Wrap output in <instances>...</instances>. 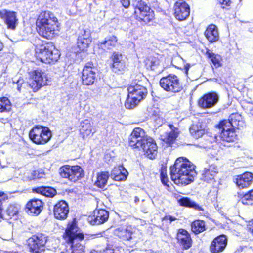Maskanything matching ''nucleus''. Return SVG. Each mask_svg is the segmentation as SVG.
Returning <instances> with one entry per match:
<instances>
[{
	"instance_id": "nucleus-1",
	"label": "nucleus",
	"mask_w": 253,
	"mask_h": 253,
	"mask_svg": "<svg viewBox=\"0 0 253 253\" xmlns=\"http://www.w3.org/2000/svg\"><path fill=\"white\" fill-rule=\"evenodd\" d=\"M170 169L171 179L178 185H186L191 183L197 175L195 166L184 157L177 158Z\"/></svg>"
},
{
	"instance_id": "nucleus-2",
	"label": "nucleus",
	"mask_w": 253,
	"mask_h": 253,
	"mask_svg": "<svg viewBox=\"0 0 253 253\" xmlns=\"http://www.w3.org/2000/svg\"><path fill=\"white\" fill-rule=\"evenodd\" d=\"M37 30L39 35L51 39L58 34L60 24L54 13L49 11L41 12L36 20Z\"/></svg>"
},
{
	"instance_id": "nucleus-3",
	"label": "nucleus",
	"mask_w": 253,
	"mask_h": 253,
	"mask_svg": "<svg viewBox=\"0 0 253 253\" xmlns=\"http://www.w3.org/2000/svg\"><path fill=\"white\" fill-rule=\"evenodd\" d=\"M35 57L41 62L52 64L59 59L60 55L52 44L47 43L37 46L35 48Z\"/></svg>"
},
{
	"instance_id": "nucleus-4",
	"label": "nucleus",
	"mask_w": 253,
	"mask_h": 253,
	"mask_svg": "<svg viewBox=\"0 0 253 253\" xmlns=\"http://www.w3.org/2000/svg\"><path fill=\"white\" fill-rule=\"evenodd\" d=\"M128 96L125 102L126 108L131 109L144 99L147 94V89L142 85L132 83L127 88Z\"/></svg>"
},
{
	"instance_id": "nucleus-5",
	"label": "nucleus",
	"mask_w": 253,
	"mask_h": 253,
	"mask_svg": "<svg viewBox=\"0 0 253 253\" xmlns=\"http://www.w3.org/2000/svg\"><path fill=\"white\" fill-rule=\"evenodd\" d=\"M29 135L30 139L34 143L43 145L49 141L52 134L48 127L37 125L30 130Z\"/></svg>"
},
{
	"instance_id": "nucleus-6",
	"label": "nucleus",
	"mask_w": 253,
	"mask_h": 253,
	"mask_svg": "<svg viewBox=\"0 0 253 253\" xmlns=\"http://www.w3.org/2000/svg\"><path fill=\"white\" fill-rule=\"evenodd\" d=\"M131 5L134 8L136 16L146 23L151 21L154 18V13L150 8L142 0H131Z\"/></svg>"
},
{
	"instance_id": "nucleus-7",
	"label": "nucleus",
	"mask_w": 253,
	"mask_h": 253,
	"mask_svg": "<svg viewBox=\"0 0 253 253\" xmlns=\"http://www.w3.org/2000/svg\"><path fill=\"white\" fill-rule=\"evenodd\" d=\"M47 236L43 233H37L29 238L28 240L30 252L32 253H45V245Z\"/></svg>"
},
{
	"instance_id": "nucleus-8",
	"label": "nucleus",
	"mask_w": 253,
	"mask_h": 253,
	"mask_svg": "<svg viewBox=\"0 0 253 253\" xmlns=\"http://www.w3.org/2000/svg\"><path fill=\"white\" fill-rule=\"evenodd\" d=\"M160 85L166 91L172 93H177L182 89L179 78L173 74L162 78L160 80Z\"/></svg>"
},
{
	"instance_id": "nucleus-9",
	"label": "nucleus",
	"mask_w": 253,
	"mask_h": 253,
	"mask_svg": "<svg viewBox=\"0 0 253 253\" xmlns=\"http://www.w3.org/2000/svg\"><path fill=\"white\" fill-rule=\"evenodd\" d=\"M59 171L62 178H67L74 182L83 177V169L81 167L77 165L63 166L59 169Z\"/></svg>"
},
{
	"instance_id": "nucleus-10",
	"label": "nucleus",
	"mask_w": 253,
	"mask_h": 253,
	"mask_svg": "<svg viewBox=\"0 0 253 253\" xmlns=\"http://www.w3.org/2000/svg\"><path fill=\"white\" fill-rule=\"evenodd\" d=\"M47 78L44 72L36 70L30 73L29 84L34 92L47 84Z\"/></svg>"
},
{
	"instance_id": "nucleus-11",
	"label": "nucleus",
	"mask_w": 253,
	"mask_h": 253,
	"mask_svg": "<svg viewBox=\"0 0 253 253\" xmlns=\"http://www.w3.org/2000/svg\"><path fill=\"white\" fill-rule=\"evenodd\" d=\"M144 130L139 127L134 128L129 138V145L134 148H140L149 138Z\"/></svg>"
},
{
	"instance_id": "nucleus-12",
	"label": "nucleus",
	"mask_w": 253,
	"mask_h": 253,
	"mask_svg": "<svg viewBox=\"0 0 253 253\" xmlns=\"http://www.w3.org/2000/svg\"><path fill=\"white\" fill-rule=\"evenodd\" d=\"M163 128L165 130L160 134L161 139L166 143L170 145L176 140L179 134L178 128L172 125H164Z\"/></svg>"
},
{
	"instance_id": "nucleus-13",
	"label": "nucleus",
	"mask_w": 253,
	"mask_h": 253,
	"mask_svg": "<svg viewBox=\"0 0 253 253\" xmlns=\"http://www.w3.org/2000/svg\"><path fill=\"white\" fill-rule=\"evenodd\" d=\"M229 120L221 121L219 125V128L221 129V132L235 130L234 127L240 129L243 126V122L239 120L241 116L238 114H232L230 116Z\"/></svg>"
},
{
	"instance_id": "nucleus-14",
	"label": "nucleus",
	"mask_w": 253,
	"mask_h": 253,
	"mask_svg": "<svg viewBox=\"0 0 253 253\" xmlns=\"http://www.w3.org/2000/svg\"><path fill=\"white\" fill-rule=\"evenodd\" d=\"M96 69L92 63H88L82 71V83L85 85H91L96 79Z\"/></svg>"
},
{
	"instance_id": "nucleus-15",
	"label": "nucleus",
	"mask_w": 253,
	"mask_h": 253,
	"mask_svg": "<svg viewBox=\"0 0 253 253\" xmlns=\"http://www.w3.org/2000/svg\"><path fill=\"white\" fill-rule=\"evenodd\" d=\"M174 15L179 21L185 20L190 14V7L183 0L177 1L174 5Z\"/></svg>"
},
{
	"instance_id": "nucleus-16",
	"label": "nucleus",
	"mask_w": 253,
	"mask_h": 253,
	"mask_svg": "<svg viewBox=\"0 0 253 253\" xmlns=\"http://www.w3.org/2000/svg\"><path fill=\"white\" fill-rule=\"evenodd\" d=\"M109 218V212L105 210H94L93 214L87 219L91 225H99L106 222Z\"/></svg>"
},
{
	"instance_id": "nucleus-17",
	"label": "nucleus",
	"mask_w": 253,
	"mask_h": 253,
	"mask_svg": "<svg viewBox=\"0 0 253 253\" xmlns=\"http://www.w3.org/2000/svg\"><path fill=\"white\" fill-rule=\"evenodd\" d=\"M79 237L84 239V235L77 227L75 220H74L71 223H69L65 231L64 239L66 242H71Z\"/></svg>"
},
{
	"instance_id": "nucleus-18",
	"label": "nucleus",
	"mask_w": 253,
	"mask_h": 253,
	"mask_svg": "<svg viewBox=\"0 0 253 253\" xmlns=\"http://www.w3.org/2000/svg\"><path fill=\"white\" fill-rule=\"evenodd\" d=\"M218 96L215 92H210L205 94L198 101L199 106L202 108H210L217 103Z\"/></svg>"
},
{
	"instance_id": "nucleus-19",
	"label": "nucleus",
	"mask_w": 253,
	"mask_h": 253,
	"mask_svg": "<svg viewBox=\"0 0 253 253\" xmlns=\"http://www.w3.org/2000/svg\"><path fill=\"white\" fill-rule=\"evenodd\" d=\"M0 17L4 20L8 29L14 30L18 23L17 14L15 12L3 9L0 11Z\"/></svg>"
},
{
	"instance_id": "nucleus-20",
	"label": "nucleus",
	"mask_w": 253,
	"mask_h": 253,
	"mask_svg": "<svg viewBox=\"0 0 253 253\" xmlns=\"http://www.w3.org/2000/svg\"><path fill=\"white\" fill-rule=\"evenodd\" d=\"M227 245V239L226 236L220 235L212 241L210 246V251L211 253L222 252Z\"/></svg>"
},
{
	"instance_id": "nucleus-21",
	"label": "nucleus",
	"mask_w": 253,
	"mask_h": 253,
	"mask_svg": "<svg viewBox=\"0 0 253 253\" xmlns=\"http://www.w3.org/2000/svg\"><path fill=\"white\" fill-rule=\"evenodd\" d=\"M53 213L55 217L58 219H66L69 213V207L67 203L63 200L59 201L54 206Z\"/></svg>"
},
{
	"instance_id": "nucleus-22",
	"label": "nucleus",
	"mask_w": 253,
	"mask_h": 253,
	"mask_svg": "<svg viewBox=\"0 0 253 253\" xmlns=\"http://www.w3.org/2000/svg\"><path fill=\"white\" fill-rule=\"evenodd\" d=\"M43 202L39 199H34L26 204V211L31 215H39L43 209Z\"/></svg>"
},
{
	"instance_id": "nucleus-23",
	"label": "nucleus",
	"mask_w": 253,
	"mask_h": 253,
	"mask_svg": "<svg viewBox=\"0 0 253 253\" xmlns=\"http://www.w3.org/2000/svg\"><path fill=\"white\" fill-rule=\"evenodd\" d=\"M176 238L178 243L184 250L189 249L192 245V240L190 234L184 229L178 230Z\"/></svg>"
},
{
	"instance_id": "nucleus-24",
	"label": "nucleus",
	"mask_w": 253,
	"mask_h": 253,
	"mask_svg": "<svg viewBox=\"0 0 253 253\" xmlns=\"http://www.w3.org/2000/svg\"><path fill=\"white\" fill-rule=\"evenodd\" d=\"M146 156L151 159H154L157 154V146L153 139L150 137L145 144L141 147Z\"/></svg>"
},
{
	"instance_id": "nucleus-25",
	"label": "nucleus",
	"mask_w": 253,
	"mask_h": 253,
	"mask_svg": "<svg viewBox=\"0 0 253 253\" xmlns=\"http://www.w3.org/2000/svg\"><path fill=\"white\" fill-rule=\"evenodd\" d=\"M253 181V174L247 172L243 174L237 176L235 183L240 188H244L249 186Z\"/></svg>"
},
{
	"instance_id": "nucleus-26",
	"label": "nucleus",
	"mask_w": 253,
	"mask_h": 253,
	"mask_svg": "<svg viewBox=\"0 0 253 253\" xmlns=\"http://www.w3.org/2000/svg\"><path fill=\"white\" fill-rule=\"evenodd\" d=\"M217 173L218 169L215 165H209L202 170L201 179L209 182L214 179Z\"/></svg>"
},
{
	"instance_id": "nucleus-27",
	"label": "nucleus",
	"mask_w": 253,
	"mask_h": 253,
	"mask_svg": "<svg viewBox=\"0 0 253 253\" xmlns=\"http://www.w3.org/2000/svg\"><path fill=\"white\" fill-rule=\"evenodd\" d=\"M84 239L82 237H79L74 240L71 242H66L70 246L71 253H84V245L81 243Z\"/></svg>"
},
{
	"instance_id": "nucleus-28",
	"label": "nucleus",
	"mask_w": 253,
	"mask_h": 253,
	"mask_svg": "<svg viewBox=\"0 0 253 253\" xmlns=\"http://www.w3.org/2000/svg\"><path fill=\"white\" fill-rule=\"evenodd\" d=\"M205 35L208 40L211 42H215L219 39L217 28L214 25L209 26L205 32Z\"/></svg>"
},
{
	"instance_id": "nucleus-29",
	"label": "nucleus",
	"mask_w": 253,
	"mask_h": 253,
	"mask_svg": "<svg viewBox=\"0 0 253 253\" xmlns=\"http://www.w3.org/2000/svg\"><path fill=\"white\" fill-rule=\"evenodd\" d=\"M237 135L235 130L230 131L221 132L218 136H215V138L216 141L222 140L227 142H233L236 139Z\"/></svg>"
},
{
	"instance_id": "nucleus-30",
	"label": "nucleus",
	"mask_w": 253,
	"mask_h": 253,
	"mask_svg": "<svg viewBox=\"0 0 253 253\" xmlns=\"http://www.w3.org/2000/svg\"><path fill=\"white\" fill-rule=\"evenodd\" d=\"M160 58H162V57L158 54L149 56L145 61L147 68L150 69L151 70H157L160 65Z\"/></svg>"
},
{
	"instance_id": "nucleus-31",
	"label": "nucleus",
	"mask_w": 253,
	"mask_h": 253,
	"mask_svg": "<svg viewBox=\"0 0 253 253\" xmlns=\"http://www.w3.org/2000/svg\"><path fill=\"white\" fill-rule=\"evenodd\" d=\"M80 131L83 138H85L86 136H89L91 133H93L92 125L90 120L85 119L81 122Z\"/></svg>"
},
{
	"instance_id": "nucleus-32",
	"label": "nucleus",
	"mask_w": 253,
	"mask_h": 253,
	"mask_svg": "<svg viewBox=\"0 0 253 253\" xmlns=\"http://www.w3.org/2000/svg\"><path fill=\"white\" fill-rule=\"evenodd\" d=\"M114 234L123 240H129L132 238V232L130 227H121L114 231Z\"/></svg>"
},
{
	"instance_id": "nucleus-33",
	"label": "nucleus",
	"mask_w": 253,
	"mask_h": 253,
	"mask_svg": "<svg viewBox=\"0 0 253 253\" xmlns=\"http://www.w3.org/2000/svg\"><path fill=\"white\" fill-rule=\"evenodd\" d=\"M33 191L46 197H52L56 194L55 189L50 187H38L33 189Z\"/></svg>"
},
{
	"instance_id": "nucleus-34",
	"label": "nucleus",
	"mask_w": 253,
	"mask_h": 253,
	"mask_svg": "<svg viewBox=\"0 0 253 253\" xmlns=\"http://www.w3.org/2000/svg\"><path fill=\"white\" fill-rule=\"evenodd\" d=\"M191 135L195 138L198 139L205 134V128L200 124L193 125L189 129Z\"/></svg>"
},
{
	"instance_id": "nucleus-35",
	"label": "nucleus",
	"mask_w": 253,
	"mask_h": 253,
	"mask_svg": "<svg viewBox=\"0 0 253 253\" xmlns=\"http://www.w3.org/2000/svg\"><path fill=\"white\" fill-rule=\"evenodd\" d=\"M179 204L183 206L193 208L198 211H203V209L197 204L195 202L187 197H183L178 200Z\"/></svg>"
},
{
	"instance_id": "nucleus-36",
	"label": "nucleus",
	"mask_w": 253,
	"mask_h": 253,
	"mask_svg": "<svg viewBox=\"0 0 253 253\" xmlns=\"http://www.w3.org/2000/svg\"><path fill=\"white\" fill-rule=\"evenodd\" d=\"M109 176L108 172H102L98 174L97 180L95 183V185L99 188H104L106 185Z\"/></svg>"
},
{
	"instance_id": "nucleus-37",
	"label": "nucleus",
	"mask_w": 253,
	"mask_h": 253,
	"mask_svg": "<svg viewBox=\"0 0 253 253\" xmlns=\"http://www.w3.org/2000/svg\"><path fill=\"white\" fill-rule=\"evenodd\" d=\"M206 54L216 68L221 66L222 57L220 55L215 54L213 52H210V50L207 51Z\"/></svg>"
},
{
	"instance_id": "nucleus-38",
	"label": "nucleus",
	"mask_w": 253,
	"mask_h": 253,
	"mask_svg": "<svg viewBox=\"0 0 253 253\" xmlns=\"http://www.w3.org/2000/svg\"><path fill=\"white\" fill-rule=\"evenodd\" d=\"M192 231L197 234L205 230V224L203 220H196L191 224Z\"/></svg>"
},
{
	"instance_id": "nucleus-39",
	"label": "nucleus",
	"mask_w": 253,
	"mask_h": 253,
	"mask_svg": "<svg viewBox=\"0 0 253 253\" xmlns=\"http://www.w3.org/2000/svg\"><path fill=\"white\" fill-rule=\"evenodd\" d=\"M11 109V103L6 97L0 98V113L8 112Z\"/></svg>"
},
{
	"instance_id": "nucleus-40",
	"label": "nucleus",
	"mask_w": 253,
	"mask_h": 253,
	"mask_svg": "<svg viewBox=\"0 0 253 253\" xmlns=\"http://www.w3.org/2000/svg\"><path fill=\"white\" fill-rule=\"evenodd\" d=\"M241 202L244 205H253V189L246 193L241 199Z\"/></svg>"
},
{
	"instance_id": "nucleus-41",
	"label": "nucleus",
	"mask_w": 253,
	"mask_h": 253,
	"mask_svg": "<svg viewBox=\"0 0 253 253\" xmlns=\"http://www.w3.org/2000/svg\"><path fill=\"white\" fill-rule=\"evenodd\" d=\"M126 67L125 62H121L117 63H112V72L121 74L124 71Z\"/></svg>"
},
{
	"instance_id": "nucleus-42",
	"label": "nucleus",
	"mask_w": 253,
	"mask_h": 253,
	"mask_svg": "<svg viewBox=\"0 0 253 253\" xmlns=\"http://www.w3.org/2000/svg\"><path fill=\"white\" fill-rule=\"evenodd\" d=\"M91 42V40L84 39V38H78V46L81 50L84 51L88 48Z\"/></svg>"
},
{
	"instance_id": "nucleus-43",
	"label": "nucleus",
	"mask_w": 253,
	"mask_h": 253,
	"mask_svg": "<svg viewBox=\"0 0 253 253\" xmlns=\"http://www.w3.org/2000/svg\"><path fill=\"white\" fill-rule=\"evenodd\" d=\"M111 46V39L108 38L106 39L103 42L99 44V47L104 51L108 52L109 51Z\"/></svg>"
},
{
	"instance_id": "nucleus-44",
	"label": "nucleus",
	"mask_w": 253,
	"mask_h": 253,
	"mask_svg": "<svg viewBox=\"0 0 253 253\" xmlns=\"http://www.w3.org/2000/svg\"><path fill=\"white\" fill-rule=\"evenodd\" d=\"M112 63H117L121 62H125L124 57L121 54L118 53H114L113 57H112Z\"/></svg>"
},
{
	"instance_id": "nucleus-45",
	"label": "nucleus",
	"mask_w": 253,
	"mask_h": 253,
	"mask_svg": "<svg viewBox=\"0 0 253 253\" xmlns=\"http://www.w3.org/2000/svg\"><path fill=\"white\" fill-rule=\"evenodd\" d=\"M84 38V39L86 40H91L90 31L88 29L82 30L79 35L78 38Z\"/></svg>"
},
{
	"instance_id": "nucleus-46",
	"label": "nucleus",
	"mask_w": 253,
	"mask_h": 253,
	"mask_svg": "<svg viewBox=\"0 0 253 253\" xmlns=\"http://www.w3.org/2000/svg\"><path fill=\"white\" fill-rule=\"evenodd\" d=\"M127 175L128 172L126 170H124L123 174L114 175L113 179L115 181H123L126 179Z\"/></svg>"
},
{
	"instance_id": "nucleus-47",
	"label": "nucleus",
	"mask_w": 253,
	"mask_h": 253,
	"mask_svg": "<svg viewBox=\"0 0 253 253\" xmlns=\"http://www.w3.org/2000/svg\"><path fill=\"white\" fill-rule=\"evenodd\" d=\"M7 199V196L2 191H0V219L2 217V212L3 210L2 208V200Z\"/></svg>"
},
{
	"instance_id": "nucleus-48",
	"label": "nucleus",
	"mask_w": 253,
	"mask_h": 253,
	"mask_svg": "<svg viewBox=\"0 0 253 253\" xmlns=\"http://www.w3.org/2000/svg\"><path fill=\"white\" fill-rule=\"evenodd\" d=\"M124 170H126L122 165H119L117 168L115 167L113 170V175H121L124 173Z\"/></svg>"
},
{
	"instance_id": "nucleus-49",
	"label": "nucleus",
	"mask_w": 253,
	"mask_h": 253,
	"mask_svg": "<svg viewBox=\"0 0 253 253\" xmlns=\"http://www.w3.org/2000/svg\"><path fill=\"white\" fill-rule=\"evenodd\" d=\"M160 176L162 183L167 185L168 180L167 177L166 170L165 168L161 169Z\"/></svg>"
},
{
	"instance_id": "nucleus-50",
	"label": "nucleus",
	"mask_w": 253,
	"mask_h": 253,
	"mask_svg": "<svg viewBox=\"0 0 253 253\" xmlns=\"http://www.w3.org/2000/svg\"><path fill=\"white\" fill-rule=\"evenodd\" d=\"M121 23L122 21L118 18H114L113 19H112V27L114 28L115 29L119 28Z\"/></svg>"
},
{
	"instance_id": "nucleus-51",
	"label": "nucleus",
	"mask_w": 253,
	"mask_h": 253,
	"mask_svg": "<svg viewBox=\"0 0 253 253\" xmlns=\"http://www.w3.org/2000/svg\"><path fill=\"white\" fill-rule=\"evenodd\" d=\"M223 8L229 6L231 3V0H218Z\"/></svg>"
},
{
	"instance_id": "nucleus-52",
	"label": "nucleus",
	"mask_w": 253,
	"mask_h": 253,
	"mask_svg": "<svg viewBox=\"0 0 253 253\" xmlns=\"http://www.w3.org/2000/svg\"><path fill=\"white\" fill-rule=\"evenodd\" d=\"M32 175L33 179H40L42 177V174L40 173L38 171H34Z\"/></svg>"
},
{
	"instance_id": "nucleus-53",
	"label": "nucleus",
	"mask_w": 253,
	"mask_h": 253,
	"mask_svg": "<svg viewBox=\"0 0 253 253\" xmlns=\"http://www.w3.org/2000/svg\"><path fill=\"white\" fill-rule=\"evenodd\" d=\"M122 5L126 8H128L130 4V0H121Z\"/></svg>"
},
{
	"instance_id": "nucleus-54",
	"label": "nucleus",
	"mask_w": 253,
	"mask_h": 253,
	"mask_svg": "<svg viewBox=\"0 0 253 253\" xmlns=\"http://www.w3.org/2000/svg\"><path fill=\"white\" fill-rule=\"evenodd\" d=\"M110 250L108 248H106V250H103V251H96L93 250L90 252V253H110Z\"/></svg>"
},
{
	"instance_id": "nucleus-55",
	"label": "nucleus",
	"mask_w": 253,
	"mask_h": 253,
	"mask_svg": "<svg viewBox=\"0 0 253 253\" xmlns=\"http://www.w3.org/2000/svg\"><path fill=\"white\" fill-rule=\"evenodd\" d=\"M164 219L169 220L170 222H171L172 221L176 220V218L174 217H172V216L169 215L165 216Z\"/></svg>"
},
{
	"instance_id": "nucleus-56",
	"label": "nucleus",
	"mask_w": 253,
	"mask_h": 253,
	"mask_svg": "<svg viewBox=\"0 0 253 253\" xmlns=\"http://www.w3.org/2000/svg\"><path fill=\"white\" fill-rule=\"evenodd\" d=\"M23 83V79H19L18 80V81L17 82V89L19 90V91H20V87L19 86V84H22V83Z\"/></svg>"
},
{
	"instance_id": "nucleus-57",
	"label": "nucleus",
	"mask_w": 253,
	"mask_h": 253,
	"mask_svg": "<svg viewBox=\"0 0 253 253\" xmlns=\"http://www.w3.org/2000/svg\"><path fill=\"white\" fill-rule=\"evenodd\" d=\"M117 41V38L114 36H112V42H116Z\"/></svg>"
},
{
	"instance_id": "nucleus-58",
	"label": "nucleus",
	"mask_w": 253,
	"mask_h": 253,
	"mask_svg": "<svg viewBox=\"0 0 253 253\" xmlns=\"http://www.w3.org/2000/svg\"><path fill=\"white\" fill-rule=\"evenodd\" d=\"M250 113L253 115V108L251 109Z\"/></svg>"
},
{
	"instance_id": "nucleus-59",
	"label": "nucleus",
	"mask_w": 253,
	"mask_h": 253,
	"mask_svg": "<svg viewBox=\"0 0 253 253\" xmlns=\"http://www.w3.org/2000/svg\"><path fill=\"white\" fill-rule=\"evenodd\" d=\"M8 253H18V252H9Z\"/></svg>"
},
{
	"instance_id": "nucleus-60",
	"label": "nucleus",
	"mask_w": 253,
	"mask_h": 253,
	"mask_svg": "<svg viewBox=\"0 0 253 253\" xmlns=\"http://www.w3.org/2000/svg\"><path fill=\"white\" fill-rule=\"evenodd\" d=\"M106 232H109L108 230H106Z\"/></svg>"
}]
</instances>
